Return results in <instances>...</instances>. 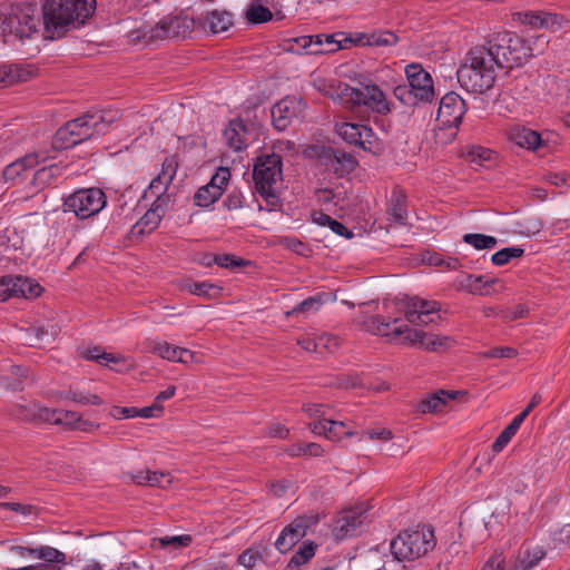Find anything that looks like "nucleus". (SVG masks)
<instances>
[{"label": "nucleus", "instance_id": "62", "mask_svg": "<svg viewBox=\"0 0 570 570\" xmlns=\"http://www.w3.org/2000/svg\"><path fill=\"white\" fill-rule=\"evenodd\" d=\"M468 287L471 293H479V294H487V292H483V287L490 284H493L497 282V279L487 281L484 276H473L469 275L468 278Z\"/></svg>", "mask_w": 570, "mask_h": 570}, {"label": "nucleus", "instance_id": "13", "mask_svg": "<svg viewBox=\"0 0 570 570\" xmlns=\"http://www.w3.org/2000/svg\"><path fill=\"white\" fill-rule=\"evenodd\" d=\"M405 75L409 85V91L420 104H428L435 98V90L431 75L419 63H411L405 67Z\"/></svg>", "mask_w": 570, "mask_h": 570}, {"label": "nucleus", "instance_id": "34", "mask_svg": "<svg viewBox=\"0 0 570 570\" xmlns=\"http://www.w3.org/2000/svg\"><path fill=\"white\" fill-rule=\"evenodd\" d=\"M393 320L386 321L381 315L370 316L363 321V328L371 334L392 337Z\"/></svg>", "mask_w": 570, "mask_h": 570}, {"label": "nucleus", "instance_id": "4", "mask_svg": "<svg viewBox=\"0 0 570 570\" xmlns=\"http://www.w3.org/2000/svg\"><path fill=\"white\" fill-rule=\"evenodd\" d=\"M41 17L36 1H22L11 6L9 14L0 13V32L19 39L30 38L39 31Z\"/></svg>", "mask_w": 570, "mask_h": 570}, {"label": "nucleus", "instance_id": "37", "mask_svg": "<svg viewBox=\"0 0 570 570\" xmlns=\"http://www.w3.org/2000/svg\"><path fill=\"white\" fill-rule=\"evenodd\" d=\"M511 139L520 147L537 149L541 145V136L529 128L517 129L512 132Z\"/></svg>", "mask_w": 570, "mask_h": 570}, {"label": "nucleus", "instance_id": "47", "mask_svg": "<svg viewBox=\"0 0 570 570\" xmlns=\"http://www.w3.org/2000/svg\"><path fill=\"white\" fill-rule=\"evenodd\" d=\"M464 156L471 164L483 166L485 161L492 159L493 151L481 146H471L466 148Z\"/></svg>", "mask_w": 570, "mask_h": 570}, {"label": "nucleus", "instance_id": "60", "mask_svg": "<svg viewBox=\"0 0 570 570\" xmlns=\"http://www.w3.org/2000/svg\"><path fill=\"white\" fill-rule=\"evenodd\" d=\"M169 185L170 184H167V181L158 176L151 180L149 184V193L157 197V199L154 202L156 205H161L164 202L163 195L166 193Z\"/></svg>", "mask_w": 570, "mask_h": 570}, {"label": "nucleus", "instance_id": "36", "mask_svg": "<svg viewBox=\"0 0 570 570\" xmlns=\"http://www.w3.org/2000/svg\"><path fill=\"white\" fill-rule=\"evenodd\" d=\"M524 421L523 415L518 414L511 423L499 434L492 444V451L499 453L511 441Z\"/></svg>", "mask_w": 570, "mask_h": 570}, {"label": "nucleus", "instance_id": "43", "mask_svg": "<svg viewBox=\"0 0 570 570\" xmlns=\"http://www.w3.org/2000/svg\"><path fill=\"white\" fill-rule=\"evenodd\" d=\"M59 174L60 167L58 165L53 164L50 166H45L33 174L32 185L36 188L41 189L50 185L53 178L57 177Z\"/></svg>", "mask_w": 570, "mask_h": 570}, {"label": "nucleus", "instance_id": "33", "mask_svg": "<svg viewBox=\"0 0 570 570\" xmlns=\"http://www.w3.org/2000/svg\"><path fill=\"white\" fill-rule=\"evenodd\" d=\"M387 213L393 222L401 225L405 223L407 216L406 196L402 191H393L389 203Z\"/></svg>", "mask_w": 570, "mask_h": 570}, {"label": "nucleus", "instance_id": "49", "mask_svg": "<svg viewBox=\"0 0 570 570\" xmlns=\"http://www.w3.org/2000/svg\"><path fill=\"white\" fill-rule=\"evenodd\" d=\"M316 544L314 542H305L302 547L293 554L289 561L291 566H301L308 562L315 554Z\"/></svg>", "mask_w": 570, "mask_h": 570}, {"label": "nucleus", "instance_id": "22", "mask_svg": "<svg viewBox=\"0 0 570 570\" xmlns=\"http://www.w3.org/2000/svg\"><path fill=\"white\" fill-rule=\"evenodd\" d=\"M308 429L314 434L324 435L331 441H338L344 436H352L354 434L352 431H345L344 422L331 419L313 421L308 423Z\"/></svg>", "mask_w": 570, "mask_h": 570}, {"label": "nucleus", "instance_id": "61", "mask_svg": "<svg viewBox=\"0 0 570 570\" xmlns=\"http://www.w3.org/2000/svg\"><path fill=\"white\" fill-rule=\"evenodd\" d=\"M308 40H312V36H303V37L294 38L293 40L288 41V46L286 47V50L294 52V53L309 55V49H307Z\"/></svg>", "mask_w": 570, "mask_h": 570}, {"label": "nucleus", "instance_id": "19", "mask_svg": "<svg viewBox=\"0 0 570 570\" xmlns=\"http://www.w3.org/2000/svg\"><path fill=\"white\" fill-rule=\"evenodd\" d=\"M80 117L69 120L62 127H60L52 138V147L57 150L71 148L82 142Z\"/></svg>", "mask_w": 570, "mask_h": 570}, {"label": "nucleus", "instance_id": "18", "mask_svg": "<svg viewBox=\"0 0 570 570\" xmlns=\"http://www.w3.org/2000/svg\"><path fill=\"white\" fill-rule=\"evenodd\" d=\"M336 132L346 142L361 147L364 150L371 148L372 138L374 137L370 127L352 122L336 125Z\"/></svg>", "mask_w": 570, "mask_h": 570}, {"label": "nucleus", "instance_id": "12", "mask_svg": "<svg viewBox=\"0 0 570 570\" xmlns=\"http://www.w3.org/2000/svg\"><path fill=\"white\" fill-rule=\"evenodd\" d=\"M120 118L118 109H92L80 116L82 141L105 134L108 128Z\"/></svg>", "mask_w": 570, "mask_h": 570}, {"label": "nucleus", "instance_id": "38", "mask_svg": "<svg viewBox=\"0 0 570 570\" xmlns=\"http://www.w3.org/2000/svg\"><path fill=\"white\" fill-rule=\"evenodd\" d=\"M313 222L320 226H328L335 234L345 238H351L353 233L348 230L342 223L333 219L330 215L323 212H314L312 215Z\"/></svg>", "mask_w": 570, "mask_h": 570}, {"label": "nucleus", "instance_id": "54", "mask_svg": "<svg viewBox=\"0 0 570 570\" xmlns=\"http://www.w3.org/2000/svg\"><path fill=\"white\" fill-rule=\"evenodd\" d=\"M213 262L224 268H236L248 264L247 261L230 254L214 255Z\"/></svg>", "mask_w": 570, "mask_h": 570}, {"label": "nucleus", "instance_id": "8", "mask_svg": "<svg viewBox=\"0 0 570 570\" xmlns=\"http://www.w3.org/2000/svg\"><path fill=\"white\" fill-rule=\"evenodd\" d=\"M107 205V196L100 188L79 189L63 200L65 213H73L79 219L97 215Z\"/></svg>", "mask_w": 570, "mask_h": 570}, {"label": "nucleus", "instance_id": "39", "mask_svg": "<svg viewBox=\"0 0 570 570\" xmlns=\"http://www.w3.org/2000/svg\"><path fill=\"white\" fill-rule=\"evenodd\" d=\"M59 396L82 405H101L104 403L102 399L97 394L85 393L73 389L60 392Z\"/></svg>", "mask_w": 570, "mask_h": 570}, {"label": "nucleus", "instance_id": "64", "mask_svg": "<svg viewBox=\"0 0 570 570\" xmlns=\"http://www.w3.org/2000/svg\"><path fill=\"white\" fill-rule=\"evenodd\" d=\"M318 353L332 352L338 346V340L331 334H323L316 337Z\"/></svg>", "mask_w": 570, "mask_h": 570}, {"label": "nucleus", "instance_id": "52", "mask_svg": "<svg viewBox=\"0 0 570 570\" xmlns=\"http://www.w3.org/2000/svg\"><path fill=\"white\" fill-rule=\"evenodd\" d=\"M318 521L320 515L317 513H308L297 517L291 524L299 531V535L303 538L307 530L316 525Z\"/></svg>", "mask_w": 570, "mask_h": 570}, {"label": "nucleus", "instance_id": "21", "mask_svg": "<svg viewBox=\"0 0 570 570\" xmlns=\"http://www.w3.org/2000/svg\"><path fill=\"white\" fill-rule=\"evenodd\" d=\"M165 210L163 205L153 204L145 215L131 227L128 236L132 239H139L145 234L151 233L159 225Z\"/></svg>", "mask_w": 570, "mask_h": 570}, {"label": "nucleus", "instance_id": "6", "mask_svg": "<svg viewBox=\"0 0 570 570\" xmlns=\"http://www.w3.org/2000/svg\"><path fill=\"white\" fill-rule=\"evenodd\" d=\"M195 21L186 14H168L155 26H144L131 32L135 40L151 42L156 40L186 38L194 31Z\"/></svg>", "mask_w": 570, "mask_h": 570}, {"label": "nucleus", "instance_id": "30", "mask_svg": "<svg viewBox=\"0 0 570 570\" xmlns=\"http://www.w3.org/2000/svg\"><path fill=\"white\" fill-rule=\"evenodd\" d=\"M309 55H325L335 52L343 48L340 40L334 38V35H316L312 36V40L307 41Z\"/></svg>", "mask_w": 570, "mask_h": 570}, {"label": "nucleus", "instance_id": "20", "mask_svg": "<svg viewBox=\"0 0 570 570\" xmlns=\"http://www.w3.org/2000/svg\"><path fill=\"white\" fill-rule=\"evenodd\" d=\"M80 117L69 120L62 127H60L52 138V147L57 150L71 148L82 142Z\"/></svg>", "mask_w": 570, "mask_h": 570}, {"label": "nucleus", "instance_id": "32", "mask_svg": "<svg viewBox=\"0 0 570 570\" xmlns=\"http://www.w3.org/2000/svg\"><path fill=\"white\" fill-rule=\"evenodd\" d=\"M58 334V330L55 325L45 327L42 325L33 326L28 330V343L31 346L42 347L46 344H51Z\"/></svg>", "mask_w": 570, "mask_h": 570}, {"label": "nucleus", "instance_id": "35", "mask_svg": "<svg viewBox=\"0 0 570 570\" xmlns=\"http://www.w3.org/2000/svg\"><path fill=\"white\" fill-rule=\"evenodd\" d=\"M193 542V538L189 534H180L173 537H163V538H154L151 540L150 547L154 549H166L171 548L174 550H179L190 546Z\"/></svg>", "mask_w": 570, "mask_h": 570}, {"label": "nucleus", "instance_id": "31", "mask_svg": "<svg viewBox=\"0 0 570 570\" xmlns=\"http://www.w3.org/2000/svg\"><path fill=\"white\" fill-rule=\"evenodd\" d=\"M42 414L46 423L65 425L69 430H75V425L80 421V414L75 411L50 409L42 411Z\"/></svg>", "mask_w": 570, "mask_h": 570}, {"label": "nucleus", "instance_id": "15", "mask_svg": "<svg viewBox=\"0 0 570 570\" xmlns=\"http://www.w3.org/2000/svg\"><path fill=\"white\" fill-rule=\"evenodd\" d=\"M317 159L326 170L337 177L350 175L357 165L355 157L342 149L321 147L317 151Z\"/></svg>", "mask_w": 570, "mask_h": 570}, {"label": "nucleus", "instance_id": "40", "mask_svg": "<svg viewBox=\"0 0 570 570\" xmlns=\"http://www.w3.org/2000/svg\"><path fill=\"white\" fill-rule=\"evenodd\" d=\"M302 537L299 535V531L294 529L292 524L289 523L287 527L283 529L279 537L277 538L275 542L276 549L282 552L286 553L289 551L299 540Z\"/></svg>", "mask_w": 570, "mask_h": 570}, {"label": "nucleus", "instance_id": "5", "mask_svg": "<svg viewBox=\"0 0 570 570\" xmlns=\"http://www.w3.org/2000/svg\"><path fill=\"white\" fill-rule=\"evenodd\" d=\"M435 547L434 532L430 528L404 530L390 542L393 557L399 560H414L425 556Z\"/></svg>", "mask_w": 570, "mask_h": 570}, {"label": "nucleus", "instance_id": "2", "mask_svg": "<svg viewBox=\"0 0 570 570\" xmlns=\"http://www.w3.org/2000/svg\"><path fill=\"white\" fill-rule=\"evenodd\" d=\"M485 46H476L466 55L464 63L458 69L460 85L470 92H484L495 80V70Z\"/></svg>", "mask_w": 570, "mask_h": 570}, {"label": "nucleus", "instance_id": "41", "mask_svg": "<svg viewBox=\"0 0 570 570\" xmlns=\"http://www.w3.org/2000/svg\"><path fill=\"white\" fill-rule=\"evenodd\" d=\"M37 559L43 563L59 564L60 568L67 564L66 553L50 546L38 547Z\"/></svg>", "mask_w": 570, "mask_h": 570}, {"label": "nucleus", "instance_id": "51", "mask_svg": "<svg viewBox=\"0 0 570 570\" xmlns=\"http://www.w3.org/2000/svg\"><path fill=\"white\" fill-rule=\"evenodd\" d=\"M186 288L188 289L189 293L198 296H204L206 298L214 297L220 291L218 286L207 282L190 283L186 285Z\"/></svg>", "mask_w": 570, "mask_h": 570}, {"label": "nucleus", "instance_id": "48", "mask_svg": "<svg viewBox=\"0 0 570 570\" xmlns=\"http://www.w3.org/2000/svg\"><path fill=\"white\" fill-rule=\"evenodd\" d=\"M42 411H50L49 407L41 406L38 403H32L28 406H21L19 409V417L30 422H45L42 417Z\"/></svg>", "mask_w": 570, "mask_h": 570}, {"label": "nucleus", "instance_id": "53", "mask_svg": "<svg viewBox=\"0 0 570 570\" xmlns=\"http://www.w3.org/2000/svg\"><path fill=\"white\" fill-rule=\"evenodd\" d=\"M178 166L177 156H168L163 161L161 171L157 176L167 181V184H170L176 176Z\"/></svg>", "mask_w": 570, "mask_h": 570}, {"label": "nucleus", "instance_id": "57", "mask_svg": "<svg viewBox=\"0 0 570 570\" xmlns=\"http://www.w3.org/2000/svg\"><path fill=\"white\" fill-rule=\"evenodd\" d=\"M16 277L3 276L0 278V302H3L10 297H16Z\"/></svg>", "mask_w": 570, "mask_h": 570}, {"label": "nucleus", "instance_id": "56", "mask_svg": "<svg viewBox=\"0 0 570 570\" xmlns=\"http://www.w3.org/2000/svg\"><path fill=\"white\" fill-rule=\"evenodd\" d=\"M303 412L307 414L308 417L318 420H326L325 416L330 410L328 405L318 404V403H306L302 407Z\"/></svg>", "mask_w": 570, "mask_h": 570}, {"label": "nucleus", "instance_id": "10", "mask_svg": "<svg viewBox=\"0 0 570 570\" xmlns=\"http://www.w3.org/2000/svg\"><path fill=\"white\" fill-rule=\"evenodd\" d=\"M544 556L546 552L540 547H522L509 562L501 552L494 553L481 570H533Z\"/></svg>", "mask_w": 570, "mask_h": 570}, {"label": "nucleus", "instance_id": "45", "mask_svg": "<svg viewBox=\"0 0 570 570\" xmlns=\"http://www.w3.org/2000/svg\"><path fill=\"white\" fill-rule=\"evenodd\" d=\"M463 242L471 245L478 250L491 249L497 246L498 240L493 236L484 234H465L463 235Z\"/></svg>", "mask_w": 570, "mask_h": 570}, {"label": "nucleus", "instance_id": "46", "mask_svg": "<svg viewBox=\"0 0 570 570\" xmlns=\"http://www.w3.org/2000/svg\"><path fill=\"white\" fill-rule=\"evenodd\" d=\"M82 356L87 360L95 361L101 365H107L108 363H118L122 361L121 357L105 352L100 346L88 348L86 352L82 353Z\"/></svg>", "mask_w": 570, "mask_h": 570}, {"label": "nucleus", "instance_id": "26", "mask_svg": "<svg viewBox=\"0 0 570 570\" xmlns=\"http://www.w3.org/2000/svg\"><path fill=\"white\" fill-rule=\"evenodd\" d=\"M400 323L399 318L393 320V328L392 338H400L401 343L409 345V346H415L422 348L423 341L425 338L426 332L417 328H412L409 325H397Z\"/></svg>", "mask_w": 570, "mask_h": 570}, {"label": "nucleus", "instance_id": "63", "mask_svg": "<svg viewBox=\"0 0 570 570\" xmlns=\"http://www.w3.org/2000/svg\"><path fill=\"white\" fill-rule=\"evenodd\" d=\"M409 85H400L394 88V96L399 99L403 105L415 107L417 106L416 100L409 91Z\"/></svg>", "mask_w": 570, "mask_h": 570}, {"label": "nucleus", "instance_id": "59", "mask_svg": "<svg viewBox=\"0 0 570 570\" xmlns=\"http://www.w3.org/2000/svg\"><path fill=\"white\" fill-rule=\"evenodd\" d=\"M322 304L321 298L317 297H308L297 304L292 311L287 312V315H294L298 313H305L309 311H317Z\"/></svg>", "mask_w": 570, "mask_h": 570}, {"label": "nucleus", "instance_id": "29", "mask_svg": "<svg viewBox=\"0 0 570 570\" xmlns=\"http://www.w3.org/2000/svg\"><path fill=\"white\" fill-rule=\"evenodd\" d=\"M39 164L37 155H27L17 159L16 161L9 164L3 169V178L6 181H16L19 179L26 171L32 169L36 165Z\"/></svg>", "mask_w": 570, "mask_h": 570}, {"label": "nucleus", "instance_id": "9", "mask_svg": "<svg viewBox=\"0 0 570 570\" xmlns=\"http://www.w3.org/2000/svg\"><path fill=\"white\" fill-rule=\"evenodd\" d=\"M343 98L348 108L355 110L361 107L375 111L377 114H387L390 106L384 92L379 86L370 83L362 88L346 87L343 91Z\"/></svg>", "mask_w": 570, "mask_h": 570}, {"label": "nucleus", "instance_id": "42", "mask_svg": "<svg viewBox=\"0 0 570 570\" xmlns=\"http://www.w3.org/2000/svg\"><path fill=\"white\" fill-rule=\"evenodd\" d=\"M16 297L33 298L42 292V287L38 283L22 276H16Z\"/></svg>", "mask_w": 570, "mask_h": 570}, {"label": "nucleus", "instance_id": "17", "mask_svg": "<svg viewBox=\"0 0 570 570\" xmlns=\"http://www.w3.org/2000/svg\"><path fill=\"white\" fill-rule=\"evenodd\" d=\"M465 112V101L456 92L451 91L442 97L436 119L443 127L458 128Z\"/></svg>", "mask_w": 570, "mask_h": 570}, {"label": "nucleus", "instance_id": "55", "mask_svg": "<svg viewBox=\"0 0 570 570\" xmlns=\"http://www.w3.org/2000/svg\"><path fill=\"white\" fill-rule=\"evenodd\" d=\"M449 341L450 338L448 336L426 333L422 348L430 352H436L440 348L445 347Z\"/></svg>", "mask_w": 570, "mask_h": 570}, {"label": "nucleus", "instance_id": "44", "mask_svg": "<svg viewBox=\"0 0 570 570\" xmlns=\"http://www.w3.org/2000/svg\"><path fill=\"white\" fill-rule=\"evenodd\" d=\"M246 18L250 23L257 24L272 20L273 13L258 1H253L246 10Z\"/></svg>", "mask_w": 570, "mask_h": 570}, {"label": "nucleus", "instance_id": "7", "mask_svg": "<svg viewBox=\"0 0 570 570\" xmlns=\"http://www.w3.org/2000/svg\"><path fill=\"white\" fill-rule=\"evenodd\" d=\"M282 157L277 154L262 155L256 159L253 179L256 191L269 204L277 200V188L282 181Z\"/></svg>", "mask_w": 570, "mask_h": 570}, {"label": "nucleus", "instance_id": "58", "mask_svg": "<svg viewBox=\"0 0 570 570\" xmlns=\"http://www.w3.org/2000/svg\"><path fill=\"white\" fill-rule=\"evenodd\" d=\"M262 559L261 552L255 548H248L243 551L238 557V563L246 569H252L255 567L257 560Z\"/></svg>", "mask_w": 570, "mask_h": 570}, {"label": "nucleus", "instance_id": "1", "mask_svg": "<svg viewBox=\"0 0 570 570\" xmlns=\"http://www.w3.org/2000/svg\"><path fill=\"white\" fill-rule=\"evenodd\" d=\"M96 0H47L42 23L51 38L61 37L70 27L78 28L94 14Z\"/></svg>", "mask_w": 570, "mask_h": 570}, {"label": "nucleus", "instance_id": "23", "mask_svg": "<svg viewBox=\"0 0 570 570\" xmlns=\"http://www.w3.org/2000/svg\"><path fill=\"white\" fill-rule=\"evenodd\" d=\"M224 138L226 145L235 150L239 151L247 147V129L242 119H234L228 122V126L224 130Z\"/></svg>", "mask_w": 570, "mask_h": 570}, {"label": "nucleus", "instance_id": "25", "mask_svg": "<svg viewBox=\"0 0 570 570\" xmlns=\"http://www.w3.org/2000/svg\"><path fill=\"white\" fill-rule=\"evenodd\" d=\"M232 24V14L227 11L213 10L204 14L200 19L202 28L212 33L224 32L228 30Z\"/></svg>", "mask_w": 570, "mask_h": 570}, {"label": "nucleus", "instance_id": "16", "mask_svg": "<svg viewBox=\"0 0 570 570\" xmlns=\"http://www.w3.org/2000/svg\"><path fill=\"white\" fill-rule=\"evenodd\" d=\"M230 170L227 167H219L210 178V181L197 189L194 195V203L199 207H208L217 202L230 180Z\"/></svg>", "mask_w": 570, "mask_h": 570}, {"label": "nucleus", "instance_id": "3", "mask_svg": "<svg viewBox=\"0 0 570 570\" xmlns=\"http://www.w3.org/2000/svg\"><path fill=\"white\" fill-rule=\"evenodd\" d=\"M493 68L512 69L520 67L532 57V49L523 38L500 32L492 36L485 46Z\"/></svg>", "mask_w": 570, "mask_h": 570}, {"label": "nucleus", "instance_id": "28", "mask_svg": "<svg viewBox=\"0 0 570 570\" xmlns=\"http://www.w3.org/2000/svg\"><path fill=\"white\" fill-rule=\"evenodd\" d=\"M459 393L458 391L449 392L439 390L419 403V411L421 413L440 412L446 406L448 402L454 400Z\"/></svg>", "mask_w": 570, "mask_h": 570}, {"label": "nucleus", "instance_id": "14", "mask_svg": "<svg viewBox=\"0 0 570 570\" xmlns=\"http://www.w3.org/2000/svg\"><path fill=\"white\" fill-rule=\"evenodd\" d=\"M306 108L301 97L287 96L276 102L271 110L272 121L275 129L285 130L294 119L302 117Z\"/></svg>", "mask_w": 570, "mask_h": 570}, {"label": "nucleus", "instance_id": "24", "mask_svg": "<svg viewBox=\"0 0 570 570\" xmlns=\"http://www.w3.org/2000/svg\"><path fill=\"white\" fill-rule=\"evenodd\" d=\"M151 352L165 360L187 364L194 358V353L185 347L174 346L167 342H156Z\"/></svg>", "mask_w": 570, "mask_h": 570}, {"label": "nucleus", "instance_id": "27", "mask_svg": "<svg viewBox=\"0 0 570 570\" xmlns=\"http://www.w3.org/2000/svg\"><path fill=\"white\" fill-rule=\"evenodd\" d=\"M366 510L363 507H355L346 510L337 520V530L343 535H351L363 523Z\"/></svg>", "mask_w": 570, "mask_h": 570}, {"label": "nucleus", "instance_id": "50", "mask_svg": "<svg viewBox=\"0 0 570 570\" xmlns=\"http://www.w3.org/2000/svg\"><path fill=\"white\" fill-rule=\"evenodd\" d=\"M524 250L520 247H507L497 253L491 257V262L497 266L508 264L512 258H519L523 255Z\"/></svg>", "mask_w": 570, "mask_h": 570}, {"label": "nucleus", "instance_id": "11", "mask_svg": "<svg viewBox=\"0 0 570 570\" xmlns=\"http://www.w3.org/2000/svg\"><path fill=\"white\" fill-rule=\"evenodd\" d=\"M401 312L405 320L414 325H429L441 320L440 304L436 301H428L414 297H405L401 302Z\"/></svg>", "mask_w": 570, "mask_h": 570}]
</instances>
